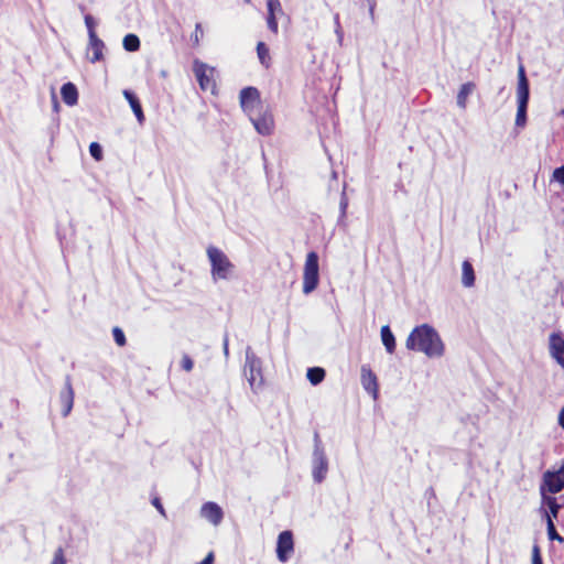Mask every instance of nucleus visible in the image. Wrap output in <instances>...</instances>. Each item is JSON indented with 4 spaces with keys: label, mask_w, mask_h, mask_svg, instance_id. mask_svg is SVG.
Returning a JSON list of instances; mask_svg holds the SVG:
<instances>
[{
    "label": "nucleus",
    "mask_w": 564,
    "mask_h": 564,
    "mask_svg": "<svg viewBox=\"0 0 564 564\" xmlns=\"http://www.w3.org/2000/svg\"><path fill=\"white\" fill-rule=\"evenodd\" d=\"M406 348L424 352L429 357H440L444 344L437 332L427 324L415 327L406 339Z\"/></svg>",
    "instance_id": "f257e3e1"
},
{
    "label": "nucleus",
    "mask_w": 564,
    "mask_h": 564,
    "mask_svg": "<svg viewBox=\"0 0 564 564\" xmlns=\"http://www.w3.org/2000/svg\"><path fill=\"white\" fill-rule=\"evenodd\" d=\"M206 253L210 262L213 279L215 281L229 279L235 270V264L229 260L226 253L215 246H208Z\"/></svg>",
    "instance_id": "f03ea898"
},
{
    "label": "nucleus",
    "mask_w": 564,
    "mask_h": 564,
    "mask_svg": "<svg viewBox=\"0 0 564 564\" xmlns=\"http://www.w3.org/2000/svg\"><path fill=\"white\" fill-rule=\"evenodd\" d=\"M319 282V267L318 254L311 251L306 254V260L303 270V292L305 294L312 293Z\"/></svg>",
    "instance_id": "7ed1b4c3"
},
{
    "label": "nucleus",
    "mask_w": 564,
    "mask_h": 564,
    "mask_svg": "<svg viewBox=\"0 0 564 564\" xmlns=\"http://www.w3.org/2000/svg\"><path fill=\"white\" fill-rule=\"evenodd\" d=\"M245 375L251 389L257 392L264 383L262 375L261 360L254 355H247L245 365Z\"/></svg>",
    "instance_id": "20e7f679"
},
{
    "label": "nucleus",
    "mask_w": 564,
    "mask_h": 564,
    "mask_svg": "<svg viewBox=\"0 0 564 564\" xmlns=\"http://www.w3.org/2000/svg\"><path fill=\"white\" fill-rule=\"evenodd\" d=\"M240 107L247 116L265 107L261 101L260 93L256 87L249 86L241 89L239 94Z\"/></svg>",
    "instance_id": "39448f33"
},
{
    "label": "nucleus",
    "mask_w": 564,
    "mask_h": 564,
    "mask_svg": "<svg viewBox=\"0 0 564 564\" xmlns=\"http://www.w3.org/2000/svg\"><path fill=\"white\" fill-rule=\"evenodd\" d=\"M248 117L258 133L262 135H271L273 133L275 127L274 119L267 106Z\"/></svg>",
    "instance_id": "423d86ee"
},
{
    "label": "nucleus",
    "mask_w": 564,
    "mask_h": 564,
    "mask_svg": "<svg viewBox=\"0 0 564 564\" xmlns=\"http://www.w3.org/2000/svg\"><path fill=\"white\" fill-rule=\"evenodd\" d=\"M564 489V463L556 471L546 470L543 474V484L541 485V492L557 494Z\"/></svg>",
    "instance_id": "0eeeda50"
},
{
    "label": "nucleus",
    "mask_w": 564,
    "mask_h": 564,
    "mask_svg": "<svg viewBox=\"0 0 564 564\" xmlns=\"http://www.w3.org/2000/svg\"><path fill=\"white\" fill-rule=\"evenodd\" d=\"M294 551L293 533L290 530L282 531L278 536L276 557L285 563Z\"/></svg>",
    "instance_id": "6e6552de"
},
{
    "label": "nucleus",
    "mask_w": 564,
    "mask_h": 564,
    "mask_svg": "<svg viewBox=\"0 0 564 564\" xmlns=\"http://www.w3.org/2000/svg\"><path fill=\"white\" fill-rule=\"evenodd\" d=\"M549 349L552 358L564 369V338L560 333L550 335Z\"/></svg>",
    "instance_id": "1a4fd4ad"
},
{
    "label": "nucleus",
    "mask_w": 564,
    "mask_h": 564,
    "mask_svg": "<svg viewBox=\"0 0 564 564\" xmlns=\"http://www.w3.org/2000/svg\"><path fill=\"white\" fill-rule=\"evenodd\" d=\"M361 384L364 389L373 397V399L378 398V379L376 373L368 366L361 367Z\"/></svg>",
    "instance_id": "9d476101"
},
{
    "label": "nucleus",
    "mask_w": 564,
    "mask_h": 564,
    "mask_svg": "<svg viewBox=\"0 0 564 564\" xmlns=\"http://www.w3.org/2000/svg\"><path fill=\"white\" fill-rule=\"evenodd\" d=\"M202 516L206 518L214 525H218L224 518L221 508L215 502H206L202 507Z\"/></svg>",
    "instance_id": "9b49d317"
},
{
    "label": "nucleus",
    "mask_w": 564,
    "mask_h": 564,
    "mask_svg": "<svg viewBox=\"0 0 564 564\" xmlns=\"http://www.w3.org/2000/svg\"><path fill=\"white\" fill-rule=\"evenodd\" d=\"M59 400L62 404V415L67 416L74 404V390L69 381L66 382L64 389L59 393Z\"/></svg>",
    "instance_id": "f8f14e48"
},
{
    "label": "nucleus",
    "mask_w": 564,
    "mask_h": 564,
    "mask_svg": "<svg viewBox=\"0 0 564 564\" xmlns=\"http://www.w3.org/2000/svg\"><path fill=\"white\" fill-rule=\"evenodd\" d=\"M196 77L199 87L204 93L217 95V84L214 78V73H196Z\"/></svg>",
    "instance_id": "ddd939ff"
},
{
    "label": "nucleus",
    "mask_w": 564,
    "mask_h": 564,
    "mask_svg": "<svg viewBox=\"0 0 564 564\" xmlns=\"http://www.w3.org/2000/svg\"><path fill=\"white\" fill-rule=\"evenodd\" d=\"M518 86H517V98L518 104L528 105L530 89H529V80L527 78V73H518Z\"/></svg>",
    "instance_id": "4468645a"
},
{
    "label": "nucleus",
    "mask_w": 564,
    "mask_h": 564,
    "mask_svg": "<svg viewBox=\"0 0 564 564\" xmlns=\"http://www.w3.org/2000/svg\"><path fill=\"white\" fill-rule=\"evenodd\" d=\"M61 95L63 101L67 106H74L78 101V91L73 83H66L61 88Z\"/></svg>",
    "instance_id": "2eb2a0df"
},
{
    "label": "nucleus",
    "mask_w": 564,
    "mask_h": 564,
    "mask_svg": "<svg viewBox=\"0 0 564 564\" xmlns=\"http://www.w3.org/2000/svg\"><path fill=\"white\" fill-rule=\"evenodd\" d=\"M123 96L127 99V101L129 102L138 121L140 123H142L144 121V113H143L142 106H141L138 97L131 90H128V89L123 90Z\"/></svg>",
    "instance_id": "dca6fc26"
},
{
    "label": "nucleus",
    "mask_w": 564,
    "mask_h": 564,
    "mask_svg": "<svg viewBox=\"0 0 564 564\" xmlns=\"http://www.w3.org/2000/svg\"><path fill=\"white\" fill-rule=\"evenodd\" d=\"M327 469H328L327 459L325 458L324 455H319L315 459V465H314V469H313V477H314L315 481H317V482L323 481V479L326 476Z\"/></svg>",
    "instance_id": "f3484780"
},
{
    "label": "nucleus",
    "mask_w": 564,
    "mask_h": 564,
    "mask_svg": "<svg viewBox=\"0 0 564 564\" xmlns=\"http://www.w3.org/2000/svg\"><path fill=\"white\" fill-rule=\"evenodd\" d=\"M475 279H476V276H475V271H474L473 264L468 260L463 261L462 283L464 284V286H466V288L474 286Z\"/></svg>",
    "instance_id": "a211bd4d"
},
{
    "label": "nucleus",
    "mask_w": 564,
    "mask_h": 564,
    "mask_svg": "<svg viewBox=\"0 0 564 564\" xmlns=\"http://www.w3.org/2000/svg\"><path fill=\"white\" fill-rule=\"evenodd\" d=\"M381 339H382V344L384 345L387 351L389 354H393L395 350V338L388 325L382 326V328H381Z\"/></svg>",
    "instance_id": "6ab92c4d"
},
{
    "label": "nucleus",
    "mask_w": 564,
    "mask_h": 564,
    "mask_svg": "<svg viewBox=\"0 0 564 564\" xmlns=\"http://www.w3.org/2000/svg\"><path fill=\"white\" fill-rule=\"evenodd\" d=\"M475 84L474 83H465L462 85L458 94H457V105L459 108L465 109L467 105V98L473 91L475 90Z\"/></svg>",
    "instance_id": "aec40b11"
},
{
    "label": "nucleus",
    "mask_w": 564,
    "mask_h": 564,
    "mask_svg": "<svg viewBox=\"0 0 564 564\" xmlns=\"http://www.w3.org/2000/svg\"><path fill=\"white\" fill-rule=\"evenodd\" d=\"M543 496V503L549 508V511H545V514H551L552 520L557 518L558 511L562 506L557 502L556 498L553 496Z\"/></svg>",
    "instance_id": "412c9836"
},
{
    "label": "nucleus",
    "mask_w": 564,
    "mask_h": 564,
    "mask_svg": "<svg viewBox=\"0 0 564 564\" xmlns=\"http://www.w3.org/2000/svg\"><path fill=\"white\" fill-rule=\"evenodd\" d=\"M325 375L326 372L323 368L313 367L307 370L306 377L313 386H316L324 380Z\"/></svg>",
    "instance_id": "4be33fe9"
},
{
    "label": "nucleus",
    "mask_w": 564,
    "mask_h": 564,
    "mask_svg": "<svg viewBox=\"0 0 564 564\" xmlns=\"http://www.w3.org/2000/svg\"><path fill=\"white\" fill-rule=\"evenodd\" d=\"M122 45L128 52H135L140 47V40L135 34H127L123 37Z\"/></svg>",
    "instance_id": "5701e85b"
},
{
    "label": "nucleus",
    "mask_w": 564,
    "mask_h": 564,
    "mask_svg": "<svg viewBox=\"0 0 564 564\" xmlns=\"http://www.w3.org/2000/svg\"><path fill=\"white\" fill-rule=\"evenodd\" d=\"M546 529L549 539L552 541H557L560 543L564 542V538L560 535L555 529L554 522L551 518V514L546 513Z\"/></svg>",
    "instance_id": "b1692460"
},
{
    "label": "nucleus",
    "mask_w": 564,
    "mask_h": 564,
    "mask_svg": "<svg viewBox=\"0 0 564 564\" xmlns=\"http://www.w3.org/2000/svg\"><path fill=\"white\" fill-rule=\"evenodd\" d=\"M85 24L88 30L89 42H95L98 44L99 39L95 32L96 22H95V19L90 14L85 15Z\"/></svg>",
    "instance_id": "393cba45"
},
{
    "label": "nucleus",
    "mask_w": 564,
    "mask_h": 564,
    "mask_svg": "<svg viewBox=\"0 0 564 564\" xmlns=\"http://www.w3.org/2000/svg\"><path fill=\"white\" fill-rule=\"evenodd\" d=\"M527 109L528 105L518 104L516 126L523 128L527 123Z\"/></svg>",
    "instance_id": "a878e982"
},
{
    "label": "nucleus",
    "mask_w": 564,
    "mask_h": 564,
    "mask_svg": "<svg viewBox=\"0 0 564 564\" xmlns=\"http://www.w3.org/2000/svg\"><path fill=\"white\" fill-rule=\"evenodd\" d=\"M257 52H258V56H259V59H260L262 66L269 67V63H268V61L270 59L269 58V50L265 46V44L262 42H259L258 46H257Z\"/></svg>",
    "instance_id": "bb28decb"
},
{
    "label": "nucleus",
    "mask_w": 564,
    "mask_h": 564,
    "mask_svg": "<svg viewBox=\"0 0 564 564\" xmlns=\"http://www.w3.org/2000/svg\"><path fill=\"white\" fill-rule=\"evenodd\" d=\"M112 336H113L116 344L119 347L126 346L127 339H126L123 330L120 327L116 326L112 328Z\"/></svg>",
    "instance_id": "cd10ccee"
},
{
    "label": "nucleus",
    "mask_w": 564,
    "mask_h": 564,
    "mask_svg": "<svg viewBox=\"0 0 564 564\" xmlns=\"http://www.w3.org/2000/svg\"><path fill=\"white\" fill-rule=\"evenodd\" d=\"M89 44H90V48L93 51V56L90 57V59L93 62L98 61L100 58V56H101V50L104 47L102 41L99 39V43L98 44L95 43V42H89Z\"/></svg>",
    "instance_id": "c85d7f7f"
},
{
    "label": "nucleus",
    "mask_w": 564,
    "mask_h": 564,
    "mask_svg": "<svg viewBox=\"0 0 564 564\" xmlns=\"http://www.w3.org/2000/svg\"><path fill=\"white\" fill-rule=\"evenodd\" d=\"M89 153L96 161L102 160V149L99 143L91 142L89 145Z\"/></svg>",
    "instance_id": "c756f323"
},
{
    "label": "nucleus",
    "mask_w": 564,
    "mask_h": 564,
    "mask_svg": "<svg viewBox=\"0 0 564 564\" xmlns=\"http://www.w3.org/2000/svg\"><path fill=\"white\" fill-rule=\"evenodd\" d=\"M268 7V14H272L275 17L276 13L282 12V7L279 0H268L267 1Z\"/></svg>",
    "instance_id": "7c9ffc66"
},
{
    "label": "nucleus",
    "mask_w": 564,
    "mask_h": 564,
    "mask_svg": "<svg viewBox=\"0 0 564 564\" xmlns=\"http://www.w3.org/2000/svg\"><path fill=\"white\" fill-rule=\"evenodd\" d=\"M551 181L560 183L564 191V165L556 167L553 171Z\"/></svg>",
    "instance_id": "2f4dec72"
},
{
    "label": "nucleus",
    "mask_w": 564,
    "mask_h": 564,
    "mask_svg": "<svg viewBox=\"0 0 564 564\" xmlns=\"http://www.w3.org/2000/svg\"><path fill=\"white\" fill-rule=\"evenodd\" d=\"M203 35H204V31H203L202 24L196 23L194 34L191 37L193 45L197 46L199 44V41L203 37Z\"/></svg>",
    "instance_id": "473e14b6"
},
{
    "label": "nucleus",
    "mask_w": 564,
    "mask_h": 564,
    "mask_svg": "<svg viewBox=\"0 0 564 564\" xmlns=\"http://www.w3.org/2000/svg\"><path fill=\"white\" fill-rule=\"evenodd\" d=\"M51 564H66V557L63 547H58L55 551Z\"/></svg>",
    "instance_id": "72a5a7b5"
},
{
    "label": "nucleus",
    "mask_w": 564,
    "mask_h": 564,
    "mask_svg": "<svg viewBox=\"0 0 564 564\" xmlns=\"http://www.w3.org/2000/svg\"><path fill=\"white\" fill-rule=\"evenodd\" d=\"M532 564H543L541 550L538 544H534L532 547Z\"/></svg>",
    "instance_id": "f704fd0d"
},
{
    "label": "nucleus",
    "mask_w": 564,
    "mask_h": 564,
    "mask_svg": "<svg viewBox=\"0 0 564 564\" xmlns=\"http://www.w3.org/2000/svg\"><path fill=\"white\" fill-rule=\"evenodd\" d=\"M181 366L186 372H189L194 367V362L188 355H184L181 360Z\"/></svg>",
    "instance_id": "c9c22d12"
},
{
    "label": "nucleus",
    "mask_w": 564,
    "mask_h": 564,
    "mask_svg": "<svg viewBox=\"0 0 564 564\" xmlns=\"http://www.w3.org/2000/svg\"><path fill=\"white\" fill-rule=\"evenodd\" d=\"M268 28L273 31L274 33L278 32V21L276 18L272 14H268Z\"/></svg>",
    "instance_id": "e433bc0d"
},
{
    "label": "nucleus",
    "mask_w": 564,
    "mask_h": 564,
    "mask_svg": "<svg viewBox=\"0 0 564 564\" xmlns=\"http://www.w3.org/2000/svg\"><path fill=\"white\" fill-rule=\"evenodd\" d=\"M152 505L156 508V510L161 513V514H165V511H164V508H163V505L161 502V499L159 497H154L152 499Z\"/></svg>",
    "instance_id": "4c0bfd02"
},
{
    "label": "nucleus",
    "mask_w": 564,
    "mask_h": 564,
    "mask_svg": "<svg viewBox=\"0 0 564 564\" xmlns=\"http://www.w3.org/2000/svg\"><path fill=\"white\" fill-rule=\"evenodd\" d=\"M214 553L213 552H209L207 554V556L202 561L199 562L198 564H213L214 563Z\"/></svg>",
    "instance_id": "58836bf2"
},
{
    "label": "nucleus",
    "mask_w": 564,
    "mask_h": 564,
    "mask_svg": "<svg viewBox=\"0 0 564 564\" xmlns=\"http://www.w3.org/2000/svg\"><path fill=\"white\" fill-rule=\"evenodd\" d=\"M375 7H376V2L375 1H370V3H369V14H370V18L372 20L375 19Z\"/></svg>",
    "instance_id": "ea45409f"
},
{
    "label": "nucleus",
    "mask_w": 564,
    "mask_h": 564,
    "mask_svg": "<svg viewBox=\"0 0 564 564\" xmlns=\"http://www.w3.org/2000/svg\"><path fill=\"white\" fill-rule=\"evenodd\" d=\"M336 33H337V35H338L339 41H341V39H343V34H341V32L339 31V29H337V30H336Z\"/></svg>",
    "instance_id": "a19ab883"
},
{
    "label": "nucleus",
    "mask_w": 564,
    "mask_h": 564,
    "mask_svg": "<svg viewBox=\"0 0 564 564\" xmlns=\"http://www.w3.org/2000/svg\"><path fill=\"white\" fill-rule=\"evenodd\" d=\"M519 70H520V72H523V70H524V68H523V66H522V65H520V66H519Z\"/></svg>",
    "instance_id": "79ce46f5"
}]
</instances>
